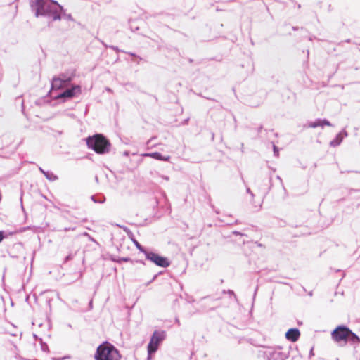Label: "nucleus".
<instances>
[{"label":"nucleus","instance_id":"30","mask_svg":"<svg viewBox=\"0 0 360 360\" xmlns=\"http://www.w3.org/2000/svg\"><path fill=\"white\" fill-rule=\"evenodd\" d=\"M233 233L234 235H236V236H238V235H242V234H241L240 232H238V231H233Z\"/></svg>","mask_w":360,"mask_h":360},{"label":"nucleus","instance_id":"2","mask_svg":"<svg viewBox=\"0 0 360 360\" xmlns=\"http://www.w3.org/2000/svg\"><path fill=\"white\" fill-rule=\"evenodd\" d=\"M86 145L89 148L93 150L98 154H105L110 152V142L102 134H96L89 136L86 139Z\"/></svg>","mask_w":360,"mask_h":360},{"label":"nucleus","instance_id":"29","mask_svg":"<svg viewBox=\"0 0 360 360\" xmlns=\"http://www.w3.org/2000/svg\"><path fill=\"white\" fill-rule=\"evenodd\" d=\"M262 128H263V127H262V126H260V127L258 128V129H257V132H258V133H260V132H261V131L262 130Z\"/></svg>","mask_w":360,"mask_h":360},{"label":"nucleus","instance_id":"36","mask_svg":"<svg viewBox=\"0 0 360 360\" xmlns=\"http://www.w3.org/2000/svg\"><path fill=\"white\" fill-rule=\"evenodd\" d=\"M130 56H136V55L135 53H128Z\"/></svg>","mask_w":360,"mask_h":360},{"label":"nucleus","instance_id":"12","mask_svg":"<svg viewBox=\"0 0 360 360\" xmlns=\"http://www.w3.org/2000/svg\"><path fill=\"white\" fill-rule=\"evenodd\" d=\"M68 87L64 81L60 79L58 77H55L51 81V89H62Z\"/></svg>","mask_w":360,"mask_h":360},{"label":"nucleus","instance_id":"16","mask_svg":"<svg viewBox=\"0 0 360 360\" xmlns=\"http://www.w3.org/2000/svg\"><path fill=\"white\" fill-rule=\"evenodd\" d=\"M347 342L352 343L360 342V338L350 330V333H348V338H347Z\"/></svg>","mask_w":360,"mask_h":360},{"label":"nucleus","instance_id":"17","mask_svg":"<svg viewBox=\"0 0 360 360\" xmlns=\"http://www.w3.org/2000/svg\"><path fill=\"white\" fill-rule=\"evenodd\" d=\"M309 127L311 128H316L318 127H322L321 119H317L314 122H310Z\"/></svg>","mask_w":360,"mask_h":360},{"label":"nucleus","instance_id":"24","mask_svg":"<svg viewBox=\"0 0 360 360\" xmlns=\"http://www.w3.org/2000/svg\"><path fill=\"white\" fill-rule=\"evenodd\" d=\"M227 292H228L229 295H233V297H234V300H237V297H236V295H235L234 292H233L232 290H229L227 291Z\"/></svg>","mask_w":360,"mask_h":360},{"label":"nucleus","instance_id":"27","mask_svg":"<svg viewBox=\"0 0 360 360\" xmlns=\"http://www.w3.org/2000/svg\"><path fill=\"white\" fill-rule=\"evenodd\" d=\"M73 230H75V228H71V227H68V228L65 227V228H64V231H73Z\"/></svg>","mask_w":360,"mask_h":360},{"label":"nucleus","instance_id":"19","mask_svg":"<svg viewBox=\"0 0 360 360\" xmlns=\"http://www.w3.org/2000/svg\"><path fill=\"white\" fill-rule=\"evenodd\" d=\"M91 200L94 202H96V203H103L105 202V197L102 196L101 198H99L98 199H97L96 196V195H92L91 197Z\"/></svg>","mask_w":360,"mask_h":360},{"label":"nucleus","instance_id":"13","mask_svg":"<svg viewBox=\"0 0 360 360\" xmlns=\"http://www.w3.org/2000/svg\"><path fill=\"white\" fill-rule=\"evenodd\" d=\"M143 155L145 157H151L155 160L164 161H167L170 158L169 156L164 157L160 153L158 152L145 153Z\"/></svg>","mask_w":360,"mask_h":360},{"label":"nucleus","instance_id":"39","mask_svg":"<svg viewBox=\"0 0 360 360\" xmlns=\"http://www.w3.org/2000/svg\"><path fill=\"white\" fill-rule=\"evenodd\" d=\"M46 347H48V345H45V347L42 346V349H46Z\"/></svg>","mask_w":360,"mask_h":360},{"label":"nucleus","instance_id":"10","mask_svg":"<svg viewBox=\"0 0 360 360\" xmlns=\"http://www.w3.org/2000/svg\"><path fill=\"white\" fill-rule=\"evenodd\" d=\"M300 336V332L296 328H290L285 333V338L291 342H296Z\"/></svg>","mask_w":360,"mask_h":360},{"label":"nucleus","instance_id":"1","mask_svg":"<svg viewBox=\"0 0 360 360\" xmlns=\"http://www.w3.org/2000/svg\"><path fill=\"white\" fill-rule=\"evenodd\" d=\"M30 6L36 17H44L51 21L59 20L62 17L67 20L75 21L71 14L65 13L63 7L53 0L31 1Z\"/></svg>","mask_w":360,"mask_h":360},{"label":"nucleus","instance_id":"8","mask_svg":"<svg viewBox=\"0 0 360 360\" xmlns=\"http://www.w3.org/2000/svg\"><path fill=\"white\" fill-rule=\"evenodd\" d=\"M287 356L278 349H268L264 352V360H285Z\"/></svg>","mask_w":360,"mask_h":360},{"label":"nucleus","instance_id":"37","mask_svg":"<svg viewBox=\"0 0 360 360\" xmlns=\"http://www.w3.org/2000/svg\"><path fill=\"white\" fill-rule=\"evenodd\" d=\"M124 155H126V156H128V155H129V152L125 151V152L124 153Z\"/></svg>","mask_w":360,"mask_h":360},{"label":"nucleus","instance_id":"18","mask_svg":"<svg viewBox=\"0 0 360 360\" xmlns=\"http://www.w3.org/2000/svg\"><path fill=\"white\" fill-rule=\"evenodd\" d=\"M134 243L140 252L144 253L145 256H146V253H148L149 251L146 250L139 242L134 241Z\"/></svg>","mask_w":360,"mask_h":360},{"label":"nucleus","instance_id":"11","mask_svg":"<svg viewBox=\"0 0 360 360\" xmlns=\"http://www.w3.org/2000/svg\"><path fill=\"white\" fill-rule=\"evenodd\" d=\"M346 136H347V132L345 130L341 131L336 135L335 139L330 142V146L332 147H336L339 146L342 143L344 137Z\"/></svg>","mask_w":360,"mask_h":360},{"label":"nucleus","instance_id":"41","mask_svg":"<svg viewBox=\"0 0 360 360\" xmlns=\"http://www.w3.org/2000/svg\"><path fill=\"white\" fill-rule=\"evenodd\" d=\"M46 347H48V345H45V347L42 346V349H46Z\"/></svg>","mask_w":360,"mask_h":360},{"label":"nucleus","instance_id":"15","mask_svg":"<svg viewBox=\"0 0 360 360\" xmlns=\"http://www.w3.org/2000/svg\"><path fill=\"white\" fill-rule=\"evenodd\" d=\"M58 77L64 81V83L67 86H69L74 77V75L71 74L69 75L68 74H61L58 76Z\"/></svg>","mask_w":360,"mask_h":360},{"label":"nucleus","instance_id":"5","mask_svg":"<svg viewBox=\"0 0 360 360\" xmlns=\"http://www.w3.org/2000/svg\"><path fill=\"white\" fill-rule=\"evenodd\" d=\"M350 333V329L345 326H338L331 333L333 339L337 342H344L345 344L347 342V338H348V333Z\"/></svg>","mask_w":360,"mask_h":360},{"label":"nucleus","instance_id":"23","mask_svg":"<svg viewBox=\"0 0 360 360\" xmlns=\"http://www.w3.org/2000/svg\"><path fill=\"white\" fill-rule=\"evenodd\" d=\"M73 259V255L69 254L68 256L65 258V262H68L70 260H72Z\"/></svg>","mask_w":360,"mask_h":360},{"label":"nucleus","instance_id":"6","mask_svg":"<svg viewBox=\"0 0 360 360\" xmlns=\"http://www.w3.org/2000/svg\"><path fill=\"white\" fill-rule=\"evenodd\" d=\"M146 259L153 262L155 265L160 267L166 268L170 265V262L167 257H162L153 252L149 251L148 253H146Z\"/></svg>","mask_w":360,"mask_h":360},{"label":"nucleus","instance_id":"4","mask_svg":"<svg viewBox=\"0 0 360 360\" xmlns=\"http://www.w3.org/2000/svg\"><path fill=\"white\" fill-rule=\"evenodd\" d=\"M165 331H154L148 345V360L151 359L152 355L157 352L160 344L165 340Z\"/></svg>","mask_w":360,"mask_h":360},{"label":"nucleus","instance_id":"32","mask_svg":"<svg viewBox=\"0 0 360 360\" xmlns=\"http://www.w3.org/2000/svg\"><path fill=\"white\" fill-rule=\"evenodd\" d=\"M277 179L281 181V183L283 184V181H282V179L279 176H277Z\"/></svg>","mask_w":360,"mask_h":360},{"label":"nucleus","instance_id":"26","mask_svg":"<svg viewBox=\"0 0 360 360\" xmlns=\"http://www.w3.org/2000/svg\"><path fill=\"white\" fill-rule=\"evenodd\" d=\"M246 192H247L248 193L250 194V195H251V197H252V198H254L255 195H254V193L251 191V190H250V188H248H248H246Z\"/></svg>","mask_w":360,"mask_h":360},{"label":"nucleus","instance_id":"38","mask_svg":"<svg viewBox=\"0 0 360 360\" xmlns=\"http://www.w3.org/2000/svg\"><path fill=\"white\" fill-rule=\"evenodd\" d=\"M156 277H157V275H155V276H154V277L153 278L152 281H151L150 283H151L152 281H153L155 279V278H156Z\"/></svg>","mask_w":360,"mask_h":360},{"label":"nucleus","instance_id":"22","mask_svg":"<svg viewBox=\"0 0 360 360\" xmlns=\"http://www.w3.org/2000/svg\"><path fill=\"white\" fill-rule=\"evenodd\" d=\"M5 238H6L5 232L4 231H0V243Z\"/></svg>","mask_w":360,"mask_h":360},{"label":"nucleus","instance_id":"33","mask_svg":"<svg viewBox=\"0 0 360 360\" xmlns=\"http://www.w3.org/2000/svg\"><path fill=\"white\" fill-rule=\"evenodd\" d=\"M20 202H21L22 210H24V207L22 205V198H20Z\"/></svg>","mask_w":360,"mask_h":360},{"label":"nucleus","instance_id":"40","mask_svg":"<svg viewBox=\"0 0 360 360\" xmlns=\"http://www.w3.org/2000/svg\"><path fill=\"white\" fill-rule=\"evenodd\" d=\"M46 347H48V345H45V347L42 346V349H46Z\"/></svg>","mask_w":360,"mask_h":360},{"label":"nucleus","instance_id":"42","mask_svg":"<svg viewBox=\"0 0 360 360\" xmlns=\"http://www.w3.org/2000/svg\"><path fill=\"white\" fill-rule=\"evenodd\" d=\"M89 306H90V307H92V301H90V302H89Z\"/></svg>","mask_w":360,"mask_h":360},{"label":"nucleus","instance_id":"7","mask_svg":"<svg viewBox=\"0 0 360 360\" xmlns=\"http://www.w3.org/2000/svg\"><path fill=\"white\" fill-rule=\"evenodd\" d=\"M81 93V87L79 85H73L70 88L66 87L65 89L58 94V98H71Z\"/></svg>","mask_w":360,"mask_h":360},{"label":"nucleus","instance_id":"21","mask_svg":"<svg viewBox=\"0 0 360 360\" xmlns=\"http://www.w3.org/2000/svg\"><path fill=\"white\" fill-rule=\"evenodd\" d=\"M273 150H274V155L276 157H278L279 155V150L277 146H276L274 144H273Z\"/></svg>","mask_w":360,"mask_h":360},{"label":"nucleus","instance_id":"3","mask_svg":"<svg viewBox=\"0 0 360 360\" xmlns=\"http://www.w3.org/2000/svg\"><path fill=\"white\" fill-rule=\"evenodd\" d=\"M94 358L96 360H120L121 355L113 345L105 342L97 347Z\"/></svg>","mask_w":360,"mask_h":360},{"label":"nucleus","instance_id":"14","mask_svg":"<svg viewBox=\"0 0 360 360\" xmlns=\"http://www.w3.org/2000/svg\"><path fill=\"white\" fill-rule=\"evenodd\" d=\"M39 170L51 181H54L58 179V176L51 172L45 171L41 167H39Z\"/></svg>","mask_w":360,"mask_h":360},{"label":"nucleus","instance_id":"43","mask_svg":"<svg viewBox=\"0 0 360 360\" xmlns=\"http://www.w3.org/2000/svg\"><path fill=\"white\" fill-rule=\"evenodd\" d=\"M309 295L310 296H311V295H312V292H310L309 293Z\"/></svg>","mask_w":360,"mask_h":360},{"label":"nucleus","instance_id":"9","mask_svg":"<svg viewBox=\"0 0 360 360\" xmlns=\"http://www.w3.org/2000/svg\"><path fill=\"white\" fill-rule=\"evenodd\" d=\"M219 300V298L211 299L210 297H204L202 298V307L206 311L214 310L220 307Z\"/></svg>","mask_w":360,"mask_h":360},{"label":"nucleus","instance_id":"25","mask_svg":"<svg viewBox=\"0 0 360 360\" xmlns=\"http://www.w3.org/2000/svg\"><path fill=\"white\" fill-rule=\"evenodd\" d=\"M109 48H110L111 49L115 51L116 52H120V49L117 46H109Z\"/></svg>","mask_w":360,"mask_h":360},{"label":"nucleus","instance_id":"28","mask_svg":"<svg viewBox=\"0 0 360 360\" xmlns=\"http://www.w3.org/2000/svg\"><path fill=\"white\" fill-rule=\"evenodd\" d=\"M162 178L164 179L166 181H169V178L167 176H162Z\"/></svg>","mask_w":360,"mask_h":360},{"label":"nucleus","instance_id":"34","mask_svg":"<svg viewBox=\"0 0 360 360\" xmlns=\"http://www.w3.org/2000/svg\"><path fill=\"white\" fill-rule=\"evenodd\" d=\"M152 140H153V139H151L148 140V141H147V145L150 144V143H151Z\"/></svg>","mask_w":360,"mask_h":360},{"label":"nucleus","instance_id":"31","mask_svg":"<svg viewBox=\"0 0 360 360\" xmlns=\"http://www.w3.org/2000/svg\"><path fill=\"white\" fill-rule=\"evenodd\" d=\"M30 229V226H27V227H24L22 230V231H26V230H29Z\"/></svg>","mask_w":360,"mask_h":360},{"label":"nucleus","instance_id":"35","mask_svg":"<svg viewBox=\"0 0 360 360\" xmlns=\"http://www.w3.org/2000/svg\"><path fill=\"white\" fill-rule=\"evenodd\" d=\"M256 244L259 246V247H262V244L261 243H259L258 242H256Z\"/></svg>","mask_w":360,"mask_h":360},{"label":"nucleus","instance_id":"20","mask_svg":"<svg viewBox=\"0 0 360 360\" xmlns=\"http://www.w3.org/2000/svg\"><path fill=\"white\" fill-rule=\"evenodd\" d=\"M321 124H322V127H323V126H332V124L326 119H321Z\"/></svg>","mask_w":360,"mask_h":360}]
</instances>
